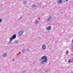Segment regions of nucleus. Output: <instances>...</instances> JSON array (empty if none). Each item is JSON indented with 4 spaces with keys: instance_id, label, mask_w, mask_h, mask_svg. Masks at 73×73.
<instances>
[{
    "instance_id": "ddd939ff",
    "label": "nucleus",
    "mask_w": 73,
    "mask_h": 73,
    "mask_svg": "<svg viewBox=\"0 0 73 73\" xmlns=\"http://www.w3.org/2000/svg\"><path fill=\"white\" fill-rule=\"evenodd\" d=\"M24 51H25V50H22V52H23V53H24Z\"/></svg>"
},
{
    "instance_id": "20e7f679",
    "label": "nucleus",
    "mask_w": 73,
    "mask_h": 73,
    "mask_svg": "<svg viewBox=\"0 0 73 73\" xmlns=\"http://www.w3.org/2000/svg\"><path fill=\"white\" fill-rule=\"evenodd\" d=\"M62 2L61 0H58V4H61V3H62Z\"/></svg>"
},
{
    "instance_id": "f03ea898",
    "label": "nucleus",
    "mask_w": 73,
    "mask_h": 73,
    "mask_svg": "<svg viewBox=\"0 0 73 73\" xmlns=\"http://www.w3.org/2000/svg\"><path fill=\"white\" fill-rule=\"evenodd\" d=\"M16 37V34L14 35H13L10 38V41H11L12 40L15 39Z\"/></svg>"
},
{
    "instance_id": "dca6fc26",
    "label": "nucleus",
    "mask_w": 73,
    "mask_h": 73,
    "mask_svg": "<svg viewBox=\"0 0 73 73\" xmlns=\"http://www.w3.org/2000/svg\"><path fill=\"white\" fill-rule=\"evenodd\" d=\"M15 61V60L13 59L12 60V61Z\"/></svg>"
},
{
    "instance_id": "39448f33",
    "label": "nucleus",
    "mask_w": 73,
    "mask_h": 73,
    "mask_svg": "<svg viewBox=\"0 0 73 73\" xmlns=\"http://www.w3.org/2000/svg\"><path fill=\"white\" fill-rule=\"evenodd\" d=\"M47 30H50L51 29V27L49 26L47 27L46 29Z\"/></svg>"
},
{
    "instance_id": "2eb2a0df",
    "label": "nucleus",
    "mask_w": 73,
    "mask_h": 73,
    "mask_svg": "<svg viewBox=\"0 0 73 73\" xmlns=\"http://www.w3.org/2000/svg\"><path fill=\"white\" fill-rule=\"evenodd\" d=\"M68 50H67V51H66V53H68Z\"/></svg>"
},
{
    "instance_id": "9b49d317",
    "label": "nucleus",
    "mask_w": 73,
    "mask_h": 73,
    "mask_svg": "<svg viewBox=\"0 0 73 73\" xmlns=\"http://www.w3.org/2000/svg\"><path fill=\"white\" fill-rule=\"evenodd\" d=\"M33 7H36V5H33Z\"/></svg>"
},
{
    "instance_id": "423d86ee",
    "label": "nucleus",
    "mask_w": 73,
    "mask_h": 73,
    "mask_svg": "<svg viewBox=\"0 0 73 73\" xmlns=\"http://www.w3.org/2000/svg\"><path fill=\"white\" fill-rule=\"evenodd\" d=\"M22 34H23V32L22 31H20L18 35H19V36H20V35H21Z\"/></svg>"
},
{
    "instance_id": "0eeeda50",
    "label": "nucleus",
    "mask_w": 73,
    "mask_h": 73,
    "mask_svg": "<svg viewBox=\"0 0 73 73\" xmlns=\"http://www.w3.org/2000/svg\"><path fill=\"white\" fill-rule=\"evenodd\" d=\"M52 19V17H49V18H48V19H47V21H49V20H51V19Z\"/></svg>"
},
{
    "instance_id": "9d476101",
    "label": "nucleus",
    "mask_w": 73,
    "mask_h": 73,
    "mask_svg": "<svg viewBox=\"0 0 73 73\" xmlns=\"http://www.w3.org/2000/svg\"><path fill=\"white\" fill-rule=\"evenodd\" d=\"M72 61V60H71L70 59L68 61V62H70Z\"/></svg>"
},
{
    "instance_id": "a211bd4d",
    "label": "nucleus",
    "mask_w": 73,
    "mask_h": 73,
    "mask_svg": "<svg viewBox=\"0 0 73 73\" xmlns=\"http://www.w3.org/2000/svg\"><path fill=\"white\" fill-rule=\"evenodd\" d=\"M72 41H73V40H72Z\"/></svg>"
},
{
    "instance_id": "7ed1b4c3",
    "label": "nucleus",
    "mask_w": 73,
    "mask_h": 73,
    "mask_svg": "<svg viewBox=\"0 0 73 73\" xmlns=\"http://www.w3.org/2000/svg\"><path fill=\"white\" fill-rule=\"evenodd\" d=\"M42 49L43 50L45 49H46V46H45V44H43L42 46Z\"/></svg>"
},
{
    "instance_id": "f3484780",
    "label": "nucleus",
    "mask_w": 73,
    "mask_h": 73,
    "mask_svg": "<svg viewBox=\"0 0 73 73\" xmlns=\"http://www.w3.org/2000/svg\"><path fill=\"white\" fill-rule=\"evenodd\" d=\"M65 1H68V0H65Z\"/></svg>"
},
{
    "instance_id": "6e6552de",
    "label": "nucleus",
    "mask_w": 73,
    "mask_h": 73,
    "mask_svg": "<svg viewBox=\"0 0 73 73\" xmlns=\"http://www.w3.org/2000/svg\"><path fill=\"white\" fill-rule=\"evenodd\" d=\"M3 56H4V57H5V56H7V54L5 53H4L3 54Z\"/></svg>"
},
{
    "instance_id": "f257e3e1",
    "label": "nucleus",
    "mask_w": 73,
    "mask_h": 73,
    "mask_svg": "<svg viewBox=\"0 0 73 73\" xmlns=\"http://www.w3.org/2000/svg\"><path fill=\"white\" fill-rule=\"evenodd\" d=\"M40 60L41 61V63H44L46 62L48 60L46 58V56H43L41 57V58L40 59Z\"/></svg>"
},
{
    "instance_id": "4468645a",
    "label": "nucleus",
    "mask_w": 73,
    "mask_h": 73,
    "mask_svg": "<svg viewBox=\"0 0 73 73\" xmlns=\"http://www.w3.org/2000/svg\"><path fill=\"white\" fill-rule=\"evenodd\" d=\"M2 21V20H1V19H0V23H1Z\"/></svg>"
},
{
    "instance_id": "f8f14e48",
    "label": "nucleus",
    "mask_w": 73,
    "mask_h": 73,
    "mask_svg": "<svg viewBox=\"0 0 73 73\" xmlns=\"http://www.w3.org/2000/svg\"><path fill=\"white\" fill-rule=\"evenodd\" d=\"M45 72H46V73H47V72H48V70H46L45 71Z\"/></svg>"
},
{
    "instance_id": "1a4fd4ad",
    "label": "nucleus",
    "mask_w": 73,
    "mask_h": 73,
    "mask_svg": "<svg viewBox=\"0 0 73 73\" xmlns=\"http://www.w3.org/2000/svg\"><path fill=\"white\" fill-rule=\"evenodd\" d=\"M38 23V21L36 20L35 21V23L36 24H37Z\"/></svg>"
}]
</instances>
